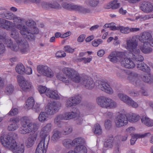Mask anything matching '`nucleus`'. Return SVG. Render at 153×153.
<instances>
[{
	"mask_svg": "<svg viewBox=\"0 0 153 153\" xmlns=\"http://www.w3.org/2000/svg\"><path fill=\"white\" fill-rule=\"evenodd\" d=\"M16 28L20 30V33L22 35H26L29 34L28 30L26 26L22 25H18L16 26L15 23L3 19H0V28L5 29L8 30H10L11 33L10 36L15 40L18 45L19 48L22 54L27 52L29 47L27 42L26 39H21L19 38V34Z\"/></svg>",
	"mask_w": 153,
	"mask_h": 153,
	"instance_id": "nucleus-1",
	"label": "nucleus"
},
{
	"mask_svg": "<svg viewBox=\"0 0 153 153\" xmlns=\"http://www.w3.org/2000/svg\"><path fill=\"white\" fill-rule=\"evenodd\" d=\"M62 74L58 73L56 75L57 78L60 80L66 83H69L71 81L76 83H79L81 78L79 74L75 70L71 68H65L62 69Z\"/></svg>",
	"mask_w": 153,
	"mask_h": 153,
	"instance_id": "nucleus-2",
	"label": "nucleus"
},
{
	"mask_svg": "<svg viewBox=\"0 0 153 153\" xmlns=\"http://www.w3.org/2000/svg\"><path fill=\"white\" fill-rule=\"evenodd\" d=\"M0 140L4 146L11 150L13 153H24V144L17 145L15 140L9 135L1 136Z\"/></svg>",
	"mask_w": 153,
	"mask_h": 153,
	"instance_id": "nucleus-3",
	"label": "nucleus"
},
{
	"mask_svg": "<svg viewBox=\"0 0 153 153\" xmlns=\"http://www.w3.org/2000/svg\"><path fill=\"white\" fill-rule=\"evenodd\" d=\"M98 104L101 107L106 108H111L116 107L117 103L108 97L100 96L97 99Z\"/></svg>",
	"mask_w": 153,
	"mask_h": 153,
	"instance_id": "nucleus-4",
	"label": "nucleus"
},
{
	"mask_svg": "<svg viewBox=\"0 0 153 153\" xmlns=\"http://www.w3.org/2000/svg\"><path fill=\"white\" fill-rule=\"evenodd\" d=\"M41 138V140L37 146L35 153H46L47 152L50 139L48 136Z\"/></svg>",
	"mask_w": 153,
	"mask_h": 153,
	"instance_id": "nucleus-5",
	"label": "nucleus"
},
{
	"mask_svg": "<svg viewBox=\"0 0 153 153\" xmlns=\"http://www.w3.org/2000/svg\"><path fill=\"white\" fill-rule=\"evenodd\" d=\"M127 48L133 52L140 53V51L137 48L138 45V42L137 38L135 36L129 38L126 40Z\"/></svg>",
	"mask_w": 153,
	"mask_h": 153,
	"instance_id": "nucleus-6",
	"label": "nucleus"
},
{
	"mask_svg": "<svg viewBox=\"0 0 153 153\" xmlns=\"http://www.w3.org/2000/svg\"><path fill=\"white\" fill-rule=\"evenodd\" d=\"M61 106V104L59 102H52L45 107L46 112L47 114L53 115L59 111Z\"/></svg>",
	"mask_w": 153,
	"mask_h": 153,
	"instance_id": "nucleus-7",
	"label": "nucleus"
},
{
	"mask_svg": "<svg viewBox=\"0 0 153 153\" xmlns=\"http://www.w3.org/2000/svg\"><path fill=\"white\" fill-rule=\"evenodd\" d=\"M38 129V126L35 123H29V147L32 146L34 143L37 137V134L35 132Z\"/></svg>",
	"mask_w": 153,
	"mask_h": 153,
	"instance_id": "nucleus-8",
	"label": "nucleus"
},
{
	"mask_svg": "<svg viewBox=\"0 0 153 153\" xmlns=\"http://www.w3.org/2000/svg\"><path fill=\"white\" fill-rule=\"evenodd\" d=\"M114 122L117 127L121 128L126 125L128 123V118L126 114H120L115 118Z\"/></svg>",
	"mask_w": 153,
	"mask_h": 153,
	"instance_id": "nucleus-9",
	"label": "nucleus"
},
{
	"mask_svg": "<svg viewBox=\"0 0 153 153\" xmlns=\"http://www.w3.org/2000/svg\"><path fill=\"white\" fill-rule=\"evenodd\" d=\"M0 39L6 44L8 47L10 48L13 51H17L19 49V47L16 44H13L11 39L6 37V33L0 34Z\"/></svg>",
	"mask_w": 153,
	"mask_h": 153,
	"instance_id": "nucleus-10",
	"label": "nucleus"
},
{
	"mask_svg": "<svg viewBox=\"0 0 153 153\" xmlns=\"http://www.w3.org/2000/svg\"><path fill=\"white\" fill-rule=\"evenodd\" d=\"M38 72L43 76L51 77L53 76V73L51 69L48 67L43 65H39L37 66Z\"/></svg>",
	"mask_w": 153,
	"mask_h": 153,
	"instance_id": "nucleus-11",
	"label": "nucleus"
},
{
	"mask_svg": "<svg viewBox=\"0 0 153 153\" xmlns=\"http://www.w3.org/2000/svg\"><path fill=\"white\" fill-rule=\"evenodd\" d=\"M118 96L121 100L128 105L135 108H137L138 106V104L136 102L125 94L119 93L118 94Z\"/></svg>",
	"mask_w": 153,
	"mask_h": 153,
	"instance_id": "nucleus-12",
	"label": "nucleus"
},
{
	"mask_svg": "<svg viewBox=\"0 0 153 153\" xmlns=\"http://www.w3.org/2000/svg\"><path fill=\"white\" fill-rule=\"evenodd\" d=\"M98 88L101 90L108 94H111L113 93V91L108 83L102 81L98 82Z\"/></svg>",
	"mask_w": 153,
	"mask_h": 153,
	"instance_id": "nucleus-13",
	"label": "nucleus"
},
{
	"mask_svg": "<svg viewBox=\"0 0 153 153\" xmlns=\"http://www.w3.org/2000/svg\"><path fill=\"white\" fill-rule=\"evenodd\" d=\"M124 55L122 52H113L108 56L111 61L116 62L121 60Z\"/></svg>",
	"mask_w": 153,
	"mask_h": 153,
	"instance_id": "nucleus-14",
	"label": "nucleus"
},
{
	"mask_svg": "<svg viewBox=\"0 0 153 153\" xmlns=\"http://www.w3.org/2000/svg\"><path fill=\"white\" fill-rule=\"evenodd\" d=\"M17 79L19 85L22 89L26 91L29 88V83L27 81H26L25 78L21 75L17 76Z\"/></svg>",
	"mask_w": 153,
	"mask_h": 153,
	"instance_id": "nucleus-15",
	"label": "nucleus"
},
{
	"mask_svg": "<svg viewBox=\"0 0 153 153\" xmlns=\"http://www.w3.org/2000/svg\"><path fill=\"white\" fill-rule=\"evenodd\" d=\"M52 126V124L51 123H48L43 127L40 132V137H46L48 136L50 139V137L48 133L51 131Z\"/></svg>",
	"mask_w": 153,
	"mask_h": 153,
	"instance_id": "nucleus-16",
	"label": "nucleus"
},
{
	"mask_svg": "<svg viewBox=\"0 0 153 153\" xmlns=\"http://www.w3.org/2000/svg\"><path fill=\"white\" fill-rule=\"evenodd\" d=\"M140 7L142 11L145 13H150L153 10L152 5L148 2H143L141 4Z\"/></svg>",
	"mask_w": 153,
	"mask_h": 153,
	"instance_id": "nucleus-17",
	"label": "nucleus"
},
{
	"mask_svg": "<svg viewBox=\"0 0 153 153\" xmlns=\"http://www.w3.org/2000/svg\"><path fill=\"white\" fill-rule=\"evenodd\" d=\"M120 63L123 67L128 69L133 68L135 66V63L130 59L124 58Z\"/></svg>",
	"mask_w": 153,
	"mask_h": 153,
	"instance_id": "nucleus-18",
	"label": "nucleus"
},
{
	"mask_svg": "<svg viewBox=\"0 0 153 153\" xmlns=\"http://www.w3.org/2000/svg\"><path fill=\"white\" fill-rule=\"evenodd\" d=\"M21 123L23 128L22 133L26 134L29 133V118L28 117H24L21 119Z\"/></svg>",
	"mask_w": 153,
	"mask_h": 153,
	"instance_id": "nucleus-19",
	"label": "nucleus"
},
{
	"mask_svg": "<svg viewBox=\"0 0 153 153\" xmlns=\"http://www.w3.org/2000/svg\"><path fill=\"white\" fill-rule=\"evenodd\" d=\"M10 122H13V123L8 126V129L9 131H13L18 128L19 126L17 123H19V118H10Z\"/></svg>",
	"mask_w": 153,
	"mask_h": 153,
	"instance_id": "nucleus-20",
	"label": "nucleus"
},
{
	"mask_svg": "<svg viewBox=\"0 0 153 153\" xmlns=\"http://www.w3.org/2000/svg\"><path fill=\"white\" fill-rule=\"evenodd\" d=\"M82 83L86 88L89 89H92L94 86V81L91 78H85Z\"/></svg>",
	"mask_w": 153,
	"mask_h": 153,
	"instance_id": "nucleus-21",
	"label": "nucleus"
},
{
	"mask_svg": "<svg viewBox=\"0 0 153 153\" xmlns=\"http://www.w3.org/2000/svg\"><path fill=\"white\" fill-rule=\"evenodd\" d=\"M39 32V29L36 26L29 28V41H34L35 36V35L38 34Z\"/></svg>",
	"mask_w": 153,
	"mask_h": 153,
	"instance_id": "nucleus-22",
	"label": "nucleus"
},
{
	"mask_svg": "<svg viewBox=\"0 0 153 153\" xmlns=\"http://www.w3.org/2000/svg\"><path fill=\"white\" fill-rule=\"evenodd\" d=\"M152 36L150 33L148 32H144L139 37V39L140 42L143 43H149L148 41L150 40Z\"/></svg>",
	"mask_w": 153,
	"mask_h": 153,
	"instance_id": "nucleus-23",
	"label": "nucleus"
},
{
	"mask_svg": "<svg viewBox=\"0 0 153 153\" xmlns=\"http://www.w3.org/2000/svg\"><path fill=\"white\" fill-rule=\"evenodd\" d=\"M137 65V68L140 70L147 73L149 72L150 71V68L146 64L142 62H140L136 63Z\"/></svg>",
	"mask_w": 153,
	"mask_h": 153,
	"instance_id": "nucleus-24",
	"label": "nucleus"
},
{
	"mask_svg": "<svg viewBox=\"0 0 153 153\" xmlns=\"http://www.w3.org/2000/svg\"><path fill=\"white\" fill-rule=\"evenodd\" d=\"M142 123L148 127L153 126V120L149 118L146 116H142L141 118Z\"/></svg>",
	"mask_w": 153,
	"mask_h": 153,
	"instance_id": "nucleus-25",
	"label": "nucleus"
},
{
	"mask_svg": "<svg viewBox=\"0 0 153 153\" xmlns=\"http://www.w3.org/2000/svg\"><path fill=\"white\" fill-rule=\"evenodd\" d=\"M46 94L49 97L54 99L57 100L59 98L57 92L55 90L52 91L48 89L46 92Z\"/></svg>",
	"mask_w": 153,
	"mask_h": 153,
	"instance_id": "nucleus-26",
	"label": "nucleus"
},
{
	"mask_svg": "<svg viewBox=\"0 0 153 153\" xmlns=\"http://www.w3.org/2000/svg\"><path fill=\"white\" fill-rule=\"evenodd\" d=\"M35 102L33 97H31L29 99V108H32L36 112L39 111V105L37 104L34 105Z\"/></svg>",
	"mask_w": 153,
	"mask_h": 153,
	"instance_id": "nucleus-27",
	"label": "nucleus"
},
{
	"mask_svg": "<svg viewBox=\"0 0 153 153\" xmlns=\"http://www.w3.org/2000/svg\"><path fill=\"white\" fill-rule=\"evenodd\" d=\"M53 134L51 137L52 140L55 142L61 137V132L59 129L56 128L53 130Z\"/></svg>",
	"mask_w": 153,
	"mask_h": 153,
	"instance_id": "nucleus-28",
	"label": "nucleus"
},
{
	"mask_svg": "<svg viewBox=\"0 0 153 153\" xmlns=\"http://www.w3.org/2000/svg\"><path fill=\"white\" fill-rule=\"evenodd\" d=\"M84 142V140L83 138L78 137L72 141V146L76 147L77 146H83V144Z\"/></svg>",
	"mask_w": 153,
	"mask_h": 153,
	"instance_id": "nucleus-29",
	"label": "nucleus"
},
{
	"mask_svg": "<svg viewBox=\"0 0 153 153\" xmlns=\"http://www.w3.org/2000/svg\"><path fill=\"white\" fill-rule=\"evenodd\" d=\"M74 10L77 11L84 13H90L91 10L89 9H86L80 6L74 5Z\"/></svg>",
	"mask_w": 153,
	"mask_h": 153,
	"instance_id": "nucleus-30",
	"label": "nucleus"
},
{
	"mask_svg": "<svg viewBox=\"0 0 153 153\" xmlns=\"http://www.w3.org/2000/svg\"><path fill=\"white\" fill-rule=\"evenodd\" d=\"M1 17L8 19L12 20L13 18L14 15L10 12L5 10L4 12L0 14Z\"/></svg>",
	"mask_w": 153,
	"mask_h": 153,
	"instance_id": "nucleus-31",
	"label": "nucleus"
},
{
	"mask_svg": "<svg viewBox=\"0 0 153 153\" xmlns=\"http://www.w3.org/2000/svg\"><path fill=\"white\" fill-rule=\"evenodd\" d=\"M16 70L17 73L20 74H27L25 67L22 64L17 65L15 68Z\"/></svg>",
	"mask_w": 153,
	"mask_h": 153,
	"instance_id": "nucleus-32",
	"label": "nucleus"
},
{
	"mask_svg": "<svg viewBox=\"0 0 153 153\" xmlns=\"http://www.w3.org/2000/svg\"><path fill=\"white\" fill-rule=\"evenodd\" d=\"M128 120L131 122H135L138 121L140 119V117L138 115L135 114H130L128 115Z\"/></svg>",
	"mask_w": 153,
	"mask_h": 153,
	"instance_id": "nucleus-33",
	"label": "nucleus"
},
{
	"mask_svg": "<svg viewBox=\"0 0 153 153\" xmlns=\"http://www.w3.org/2000/svg\"><path fill=\"white\" fill-rule=\"evenodd\" d=\"M149 43H143V46L141 47L140 50L142 51L145 53H150L152 51L151 48L148 47L147 45Z\"/></svg>",
	"mask_w": 153,
	"mask_h": 153,
	"instance_id": "nucleus-34",
	"label": "nucleus"
},
{
	"mask_svg": "<svg viewBox=\"0 0 153 153\" xmlns=\"http://www.w3.org/2000/svg\"><path fill=\"white\" fill-rule=\"evenodd\" d=\"M132 54V58L136 61L135 63L142 62L144 60L143 56L139 54L140 53L137 52H133Z\"/></svg>",
	"mask_w": 153,
	"mask_h": 153,
	"instance_id": "nucleus-35",
	"label": "nucleus"
},
{
	"mask_svg": "<svg viewBox=\"0 0 153 153\" xmlns=\"http://www.w3.org/2000/svg\"><path fill=\"white\" fill-rule=\"evenodd\" d=\"M147 75L143 76L142 77L143 81L146 83H151L153 82V76L151 75L149 72L147 73Z\"/></svg>",
	"mask_w": 153,
	"mask_h": 153,
	"instance_id": "nucleus-36",
	"label": "nucleus"
},
{
	"mask_svg": "<svg viewBox=\"0 0 153 153\" xmlns=\"http://www.w3.org/2000/svg\"><path fill=\"white\" fill-rule=\"evenodd\" d=\"M63 115L64 120H67L74 118L76 116V114L74 112H67Z\"/></svg>",
	"mask_w": 153,
	"mask_h": 153,
	"instance_id": "nucleus-37",
	"label": "nucleus"
},
{
	"mask_svg": "<svg viewBox=\"0 0 153 153\" xmlns=\"http://www.w3.org/2000/svg\"><path fill=\"white\" fill-rule=\"evenodd\" d=\"M77 153H87V150L85 147L81 145L77 146L74 148Z\"/></svg>",
	"mask_w": 153,
	"mask_h": 153,
	"instance_id": "nucleus-38",
	"label": "nucleus"
},
{
	"mask_svg": "<svg viewBox=\"0 0 153 153\" xmlns=\"http://www.w3.org/2000/svg\"><path fill=\"white\" fill-rule=\"evenodd\" d=\"M117 0H114L112 1L109 6H107L106 7L107 9H109L111 8L112 9H115L117 8L120 6V3H117Z\"/></svg>",
	"mask_w": 153,
	"mask_h": 153,
	"instance_id": "nucleus-39",
	"label": "nucleus"
},
{
	"mask_svg": "<svg viewBox=\"0 0 153 153\" xmlns=\"http://www.w3.org/2000/svg\"><path fill=\"white\" fill-rule=\"evenodd\" d=\"M71 99L75 105L80 103L81 100V97L79 95H76L71 97Z\"/></svg>",
	"mask_w": 153,
	"mask_h": 153,
	"instance_id": "nucleus-40",
	"label": "nucleus"
},
{
	"mask_svg": "<svg viewBox=\"0 0 153 153\" xmlns=\"http://www.w3.org/2000/svg\"><path fill=\"white\" fill-rule=\"evenodd\" d=\"M94 133L96 134L99 135L101 134L102 132V130L100 125L98 123H97L94 126Z\"/></svg>",
	"mask_w": 153,
	"mask_h": 153,
	"instance_id": "nucleus-41",
	"label": "nucleus"
},
{
	"mask_svg": "<svg viewBox=\"0 0 153 153\" xmlns=\"http://www.w3.org/2000/svg\"><path fill=\"white\" fill-rule=\"evenodd\" d=\"M64 120L63 114H59L57 115L54 120V123L56 124L59 123L61 121Z\"/></svg>",
	"mask_w": 153,
	"mask_h": 153,
	"instance_id": "nucleus-42",
	"label": "nucleus"
},
{
	"mask_svg": "<svg viewBox=\"0 0 153 153\" xmlns=\"http://www.w3.org/2000/svg\"><path fill=\"white\" fill-rule=\"evenodd\" d=\"M13 86L11 84H9L6 86L5 92L7 94H10L13 93Z\"/></svg>",
	"mask_w": 153,
	"mask_h": 153,
	"instance_id": "nucleus-43",
	"label": "nucleus"
},
{
	"mask_svg": "<svg viewBox=\"0 0 153 153\" xmlns=\"http://www.w3.org/2000/svg\"><path fill=\"white\" fill-rule=\"evenodd\" d=\"M47 114L46 112H41L38 117L39 121L41 122L45 121L47 118Z\"/></svg>",
	"mask_w": 153,
	"mask_h": 153,
	"instance_id": "nucleus-44",
	"label": "nucleus"
},
{
	"mask_svg": "<svg viewBox=\"0 0 153 153\" xmlns=\"http://www.w3.org/2000/svg\"><path fill=\"white\" fill-rule=\"evenodd\" d=\"M62 5L64 8L68 10H74V6L75 5L65 2L63 3Z\"/></svg>",
	"mask_w": 153,
	"mask_h": 153,
	"instance_id": "nucleus-45",
	"label": "nucleus"
},
{
	"mask_svg": "<svg viewBox=\"0 0 153 153\" xmlns=\"http://www.w3.org/2000/svg\"><path fill=\"white\" fill-rule=\"evenodd\" d=\"M13 22H14L17 23H21V24H20V25H22L23 26H24L23 24L24 22L25 23V20L24 19H22V18H20L19 17H17L16 16L15 17L14 16L13 18Z\"/></svg>",
	"mask_w": 153,
	"mask_h": 153,
	"instance_id": "nucleus-46",
	"label": "nucleus"
},
{
	"mask_svg": "<svg viewBox=\"0 0 153 153\" xmlns=\"http://www.w3.org/2000/svg\"><path fill=\"white\" fill-rule=\"evenodd\" d=\"M119 28L120 32L123 33L127 34L129 33L130 28L128 27H125L123 26H120Z\"/></svg>",
	"mask_w": 153,
	"mask_h": 153,
	"instance_id": "nucleus-47",
	"label": "nucleus"
},
{
	"mask_svg": "<svg viewBox=\"0 0 153 153\" xmlns=\"http://www.w3.org/2000/svg\"><path fill=\"white\" fill-rule=\"evenodd\" d=\"M113 142V138L112 137L110 139L107 140L104 143V146L105 147L111 148L112 146Z\"/></svg>",
	"mask_w": 153,
	"mask_h": 153,
	"instance_id": "nucleus-48",
	"label": "nucleus"
},
{
	"mask_svg": "<svg viewBox=\"0 0 153 153\" xmlns=\"http://www.w3.org/2000/svg\"><path fill=\"white\" fill-rule=\"evenodd\" d=\"M98 0H88V4L92 7H95L99 3Z\"/></svg>",
	"mask_w": 153,
	"mask_h": 153,
	"instance_id": "nucleus-49",
	"label": "nucleus"
},
{
	"mask_svg": "<svg viewBox=\"0 0 153 153\" xmlns=\"http://www.w3.org/2000/svg\"><path fill=\"white\" fill-rule=\"evenodd\" d=\"M63 144L67 148H69L70 146H72V142L69 139H65L63 141Z\"/></svg>",
	"mask_w": 153,
	"mask_h": 153,
	"instance_id": "nucleus-50",
	"label": "nucleus"
},
{
	"mask_svg": "<svg viewBox=\"0 0 153 153\" xmlns=\"http://www.w3.org/2000/svg\"><path fill=\"white\" fill-rule=\"evenodd\" d=\"M150 135V134L149 133H147L142 135H141L140 134H133L132 136L134 138H135L137 140L138 138L143 137L149 135Z\"/></svg>",
	"mask_w": 153,
	"mask_h": 153,
	"instance_id": "nucleus-51",
	"label": "nucleus"
},
{
	"mask_svg": "<svg viewBox=\"0 0 153 153\" xmlns=\"http://www.w3.org/2000/svg\"><path fill=\"white\" fill-rule=\"evenodd\" d=\"M47 88L45 86L41 85L39 86L38 88V90L41 94H44L48 90Z\"/></svg>",
	"mask_w": 153,
	"mask_h": 153,
	"instance_id": "nucleus-52",
	"label": "nucleus"
},
{
	"mask_svg": "<svg viewBox=\"0 0 153 153\" xmlns=\"http://www.w3.org/2000/svg\"><path fill=\"white\" fill-rule=\"evenodd\" d=\"M50 8L59 9L61 8V7L59 4L55 2L50 3Z\"/></svg>",
	"mask_w": 153,
	"mask_h": 153,
	"instance_id": "nucleus-53",
	"label": "nucleus"
},
{
	"mask_svg": "<svg viewBox=\"0 0 153 153\" xmlns=\"http://www.w3.org/2000/svg\"><path fill=\"white\" fill-rule=\"evenodd\" d=\"M18 109L17 108H14L12 109L8 114L9 115L13 116L16 115L18 113Z\"/></svg>",
	"mask_w": 153,
	"mask_h": 153,
	"instance_id": "nucleus-54",
	"label": "nucleus"
},
{
	"mask_svg": "<svg viewBox=\"0 0 153 153\" xmlns=\"http://www.w3.org/2000/svg\"><path fill=\"white\" fill-rule=\"evenodd\" d=\"M111 120H107L105 121V126L107 129H109L111 127Z\"/></svg>",
	"mask_w": 153,
	"mask_h": 153,
	"instance_id": "nucleus-55",
	"label": "nucleus"
},
{
	"mask_svg": "<svg viewBox=\"0 0 153 153\" xmlns=\"http://www.w3.org/2000/svg\"><path fill=\"white\" fill-rule=\"evenodd\" d=\"M66 55V53L63 51H59L57 52L56 53V57L58 58L64 57Z\"/></svg>",
	"mask_w": 153,
	"mask_h": 153,
	"instance_id": "nucleus-56",
	"label": "nucleus"
},
{
	"mask_svg": "<svg viewBox=\"0 0 153 153\" xmlns=\"http://www.w3.org/2000/svg\"><path fill=\"white\" fill-rule=\"evenodd\" d=\"M41 5L44 9H48L50 8V3L46 2L43 1L41 3Z\"/></svg>",
	"mask_w": 153,
	"mask_h": 153,
	"instance_id": "nucleus-57",
	"label": "nucleus"
},
{
	"mask_svg": "<svg viewBox=\"0 0 153 153\" xmlns=\"http://www.w3.org/2000/svg\"><path fill=\"white\" fill-rule=\"evenodd\" d=\"M102 41L101 39H98L96 40H94L92 43V45L94 47H97L98 45L102 43Z\"/></svg>",
	"mask_w": 153,
	"mask_h": 153,
	"instance_id": "nucleus-58",
	"label": "nucleus"
},
{
	"mask_svg": "<svg viewBox=\"0 0 153 153\" xmlns=\"http://www.w3.org/2000/svg\"><path fill=\"white\" fill-rule=\"evenodd\" d=\"M71 97L69 98L67 102L66 103V106L67 107H70L76 105L75 103H74V102L72 101V100H71Z\"/></svg>",
	"mask_w": 153,
	"mask_h": 153,
	"instance_id": "nucleus-59",
	"label": "nucleus"
},
{
	"mask_svg": "<svg viewBox=\"0 0 153 153\" xmlns=\"http://www.w3.org/2000/svg\"><path fill=\"white\" fill-rule=\"evenodd\" d=\"M64 51L67 53H73L74 51V49L71 48L69 46L67 45L64 47Z\"/></svg>",
	"mask_w": 153,
	"mask_h": 153,
	"instance_id": "nucleus-60",
	"label": "nucleus"
},
{
	"mask_svg": "<svg viewBox=\"0 0 153 153\" xmlns=\"http://www.w3.org/2000/svg\"><path fill=\"white\" fill-rule=\"evenodd\" d=\"M72 130V128L71 127L68 126L66 128L63 133L65 135L71 133Z\"/></svg>",
	"mask_w": 153,
	"mask_h": 153,
	"instance_id": "nucleus-61",
	"label": "nucleus"
},
{
	"mask_svg": "<svg viewBox=\"0 0 153 153\" xmlns=\"http://www.w3.org/2000/svg\"><path fill=\"white\" fill-rule=\"evenodd\" d=\"M116 74L117 75L121 78L123 77L124 76V72L121 69H119L117 71Z\"/></svg>",
	"mask_w": 153,
	"mask_h": 153,
	"instance_id": "nucleus-62",
	"label": "nucleus"
},
{
	"mask_svg": "<svg viewBox=\"0 0 153 153\" xmlns=\"http://www.w3.org/2000/svg\"><path fill=\"white\" fill-rule=\"evenodd\" d=\"M78 60L79 62L83 61L85 63H87L89 62L91 60V59L90 58H79Z\"/></svg>",
	"mask_w": 153,
	"mask_h": 153,
	"instance_id": "nucleus-63",
	"label": "nucleus"
},
{
	"mask_svg": "<svg viewBox=\"0 0 153 153\" xmlns=\"http://www.w3.org/2000/svg\"><path fill=\"white\" fill-rule=\"evenodd\" d=\"M129 94L131 96L133 97H137L140 94L139 91H130Z\"/></svg>",
	"mask_w": 153,
	"mask_h": 153,
	"instance_id": "nucleus-64",
	"label": "nucleus"
}]
</instances>
